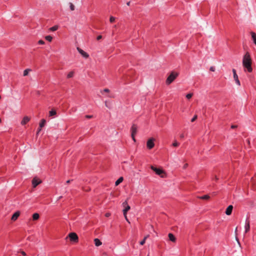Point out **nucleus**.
<instances>
[{
	"instance_id": "f257e3e1",
	"label": "nucleus",
	"mask_w": 256,
	"mask_h": 256,
	"mask_svg": "<svg viewBox=\"0 0 256 256\" xmlns=\"http://www.w3.org/2000/svg\"><path fill=\"white\" fill-rule=\"evenodd\" d=\"M252 60L251 59L250 54L246 52L243 56L242 58V66L248 72H252Z\"/></svg>"
},
{
	"instance_id": "f03ea898",
	"label": "nucleus",
	"mask_w": 256,
	"mask_h": 256,
	"mask_svg": "<svg viewBox=\"0 0 256 256\" xmlns=\"http://www.w3.org/2000/svg\"><path fill=\"white\" fill-rule=\"evenodd\" d=\"M150 168L154 170L156 174L160 176L162 178H164L165 176L163 175V174H166L162 169L156 168L153 166H150Z\"/></svg>"
},
{
	"instance_id": "7ed1b4c3",
	"label": "nucleus",
	"mask_w": 256,
	"mask_h": 256,
	"mask_svg": "<svg viewBox=\"0 0 256 256\" xmlns=\"http://www.w3.org/2000/svg\"><path fill=\"white\" fill-rule=\"evenodd\" d=\"M131 130V136L134 142H136L135 136L138 132V126L136 124H133L130 128Z\"/></svg>"
},
{
	"instance_id": "20e7f679",
	"label": "nucleus",
	"mask_w": 256,
	"mask_h": 256,
	"mask_svg": "<svg viewBox=\"0 0 256 256\" xmlns=\"http://www.w3.org/2000/svg\"><path fill=\"white\" fill-rule=\"evenodd\" d=\"M68 237L71 242H77L78 241V237L75 232H70L68 234Z\"/></svg>"
},
{
	"instance_id": "39448f33",
	"label": "nucleus",
	"mask_w": 256,
	"mask_h": 256,
	"mask_svg": "<svg viewBox=\"0 0 256 256\" xmlns=\"http://www.w3.org/2000/svg\"><path fill=\"white\" fill-rule=\"evenodd\" d=\"M178 76V73L176 72H172L168 76L166 80H174Z\"/></svg>"
},
{
	"instance_id": "423d86ee",
	"label": "nucleus",
	"mask_w": 256,
	"mask_h": 256,
	"mask_svg": "<svg viewBox=\"0 0 256 256\" xmlns=\"http://www.w3.org/2000/svg\"><path fill=\"white\" fill-rule=\"evenodd\" d=\"M154 140L153 138L149 139L146 142L147 148L149 150L152 149L154 146Z\"/></svg>"
},
{
	"instance_id": "0eeeda50",
	"label": "nucleus",
	"mask_w": 256,
	"mask_h": 256,
	"mask_svg": "<svg viewBox=\"0 0 256 256\" xmlns=\"http://www.w3.org/2000/svg\"><path fill=\"white\" fill-rule=\"evenodd\" d=\"M122 205L124 206L125 207V208L123 210V214H124V217H126V214H127V212H128V211L130 210V206H129L128 204V202L126 200L123 202Z\"/></svg>"
},
{
	"instance_id": "6e6552de",
	"label": "nucleus",
	"mask_w": 256,
	"mask_h": 256,
	"mask_svg": "<svg viewBox=\"0 0 256 256\" xmlns=\"http://www.w3.org/2000/svg\"><path fill=\"white\" fill-rule=\"evenodd\" d=\"M42 182V180L36 178H34L32 180V185L33 188H36Z\"/></svg>"
},
{
	"instance_id": "1a4fd4ad",
	"label": "nucleus",
	"mask_w": 256,
	"mask_h": 256,
	"mask_svg": "<svg viewBox=\"0 0 256 256\" xmlns=\"http://www.w3.org/2000/svg\"><path fill=\"white\" fill-rule=\"evenodd\" d=\"M77 50H78V52H80V54L83 56L84 57V58H88L89 56V55L88 54H87L86 52H85L84 51L82 50L81 48H80L78 47L77 48Z\"/></svg>"
},
{
	"instance_id": "9d476101",
	"label": "nucleus",
	"mask_w": 256,
	"mask_h": 256,
	"mask_svg": "<svg viewBox=\"0 0 256 256\" xmlns=\"http://www.w3.org/2000/svg\"><path fill=\"white\" fill-rule=\"evenodd\" d=\"M233 210V206L232 205H230L228 206L225 212V213L226 215L230 216L232 214V211Z\"/></svg>"
},
{
	"instance_id": "9b49d317",
	"label": "nucleus",
	"mask_w": 256,
	"mask_h": 256,
	"mask_svg": "<svg viewBox=\"0 0 256 256\" xmlns=\"http://www.w3.org/2000/svg\"><path fill=\"white\" fill-rule=\"evenodd\" d=\"M250 229V222L248 218H246V224H245V232H248Z\"/></svg>"
},
{
	"instance_id": "f8f14e48",
	"label": "nucleus",
	"mask_w": 256,
	"mask_h": 256,
	"mask_svg": "<svg viewBox=\"0 0 256 256\" xmlns=\"http://www.w3.org/2000/svg\"><path fill=\"white\" fill-rule=\"evenodd\" d=\"M30 120V118L28 116H25L24 117L22 120L20 124L24 126Z\"/></svg>"
},
{
	"instance_id": "ddd939ff",
	"label": "nucleus",
	"mask_w": 256,
	"mask_h": 256,
	"mask_svg": "<svg viewBox=\"0 0 256 256\" xmlns=\"http://www.w3.org/2000/svg\"><path fill=\"white\" fill-rule=\"evenodd\" d=\"M20 212L18 211L14 212L12 216V220L13 221H15L16 220L18 217L20 216Z\"/></svg>"
},
{
	"instance_id": "4468645a",
	"label": "nucleus",
	"mask_w": 256,
	"mask_h": 256,
	"mask_svg": "<svg viewBox=\"0 0 256 256\" xmlns=\"http://www.w3.org/2000/svg\"><path fill=\"white\" fill-rule=\"evenodd\" d=\"M168 236L169 240L170 241H172V242H175L176 241V238L172 234V233L168 234Z\"/></svg>"
},
{
	"instance_id": "2eb2a0df",
	"label": "nucleus",
	"mask_w": 256,
	"mask_h": 256,
	"mask_svg": "<svg viewBox=\"0 0 256 256\" xmlns=\"http://www.w3.org/2000/svg\"><path fill=\"white\" fill-rule=\"evenodd\" d=\"M94 242L96 246H98L102 244V242H100V240L97 238L94 239Z\"/></svg>"
},
{
	"instance_id": "dca6fc26",
	"label": "nucleus",
	"mask_w": 256,
	"mask_h": 256,
	"mask_svg": "<svg viewBox=\"0 0 256 256\" xmlns=\"http://www.w3.org/2000/svg\"><path fill=\"white\" fill-rule=\"evenodd\" d=\"M46 123V120L45 119L43 118V119L41 120L40 122V124H39V127H40V128H43L45 126Z\"/></svg>"
},
{
	"instance_id": "f3484780",
	"label": "nucleus",
	"mask_w": 256,
	"mask_h": 256,
	"mask_svg": "<svg viewBox=\"0 0 256 256\" xmlns=\"http://www.w3.org/2000/svg\"><path fill=\"white\" fill-rule=\"evenodd\" d=\"M252 38L254 42L256 45V34L255 32H250Z\"/></svg>"
},
{
	"instance_id": "a211bd4d",
	"label": "nucleus",
	"mask_w": 256,
	"mask_h": 256,
	"mask_svg": "<svg viewBox=\"0 0 256 256\" xmlns=\"http://www.w3.org/2000/svg\"><path fill=\"white\" fill-rule=\"evenodd\" d=\"M40 218V215L38 213H34L32 214V219L34 220H36Z\"/></svg>"
},
{
	"instance_id": "6ab92c4d",
	"label": "nucleus",
	"mask_w": 256,
	"mask_h": 256,
	"mask_svg": "<svg viewBox=\"0 0 256 256\" xmlns=\"http://www.w3.org/2000/svg\"><path fill=\"white\" fill-rule=\"evenodd\" d=\"M198 198L201 200H208L210 198V196L206 194V195H204L202 196H200V197H198Z\"/></svg>"
},
{
	"instance_id": "aec40b11",
	"label": "nucleus",
	"mask_w": 256,
	"mask_h": 256,
	"mask_svg": "<svg viewBox=\"0 0 256 256\" xmlns=\"http://www.w3.org/2000/svg\"><path fill=\"white\" fill-rule=\"evenodd\" d=\"M32 70L30 68H27L26 70H25L24 71V73H23V76H28V73L30 72H32Z\"/></svg>"
},
{
	"instance_id": "412c9836",
	"label": "nucleus",
	"mask_w": 256,
	"mask_h": 256,
	"mask_svg": "<svg viewBox=\"0 0 256 256\" xmlns=\"http://www.w3.org/2000/svg\"><path fill=\"white\" fill-rule=\"evenodd\" d=\"M124 178L122 177H120L115 182V185L116 186H118L120 183H121L122 180H123Z\"/></svg>"
},
{
	"instance_id": "4be33fe9",
	"label": "nucleus",
	"mask_w": 256,
	"mask_h": 256,
	"mask_svg": "<svg viewBox=\"0 0 256 256\" xmlns=\"http://www.w3.org/2000/svg\"><path fill=\"white\" fill-rule=\"evenodd\" d=\"M74 72L72 71L70 72L67 75L66 78H72L74 76Z\"/></svg>"
},
{
	"instance_id": "5701e85b",
	"label": "nucleus",
	"mask_w": 256,
	"mask_h": 256,
	"mask_svg": "<svg viewBox=\"0 0 256 256\" xmlns=\"http://www.w3.org/2000/svg\"><path fill=\"white\" fill-rule=\"evenodd\" d=\"M232 72H233V74H234V80H238V76L236 73V70H234V69H233L232 70Z\"/></svg>"
},
{
	"instance_id": "b1692460",
	"label": "nucleus",
	"mask_w": 256,
	"mask_h": 256,
	"mask_svg": "<svg viewBox=\"0 0 256 256\" xmlns=\"http://www.w3.org/2000/svg\"><path fill=\"white\" fill-rule=\"evenodd\" d=\"M56 111L54 110H51L49 112V116H54L56 115Z\"/></svg>"
},
{
	"instance_id": "393cba45",
	"label": "nucleus",
	"mask_w": 256,
	"mask_h": 256,
	"mask_svg": "<svg viewBox=\"0 0 256 256\" xmlns=\"http://www.w3.org/2000/svg\"><path fill=\"white\" fill-rule=\"evenodd\" d=\"M149 236V235H147L146 236H145L144 238V239L140 242V245H144L146 242V240L147 239V238Z\"/></svg>"
},
{
	"instance_id": "a878e982",
	"label": "nucleus",
	"mask_w": 256,
	"mask_h": 256,
	"mask_svg": "<svg viewBox=\"0 0 256 256\" xmlns=\"http://www.w3.org/2000/svg\"><path fill=\"white\" fill-rule=\"evenodd\" d=\"M58 28V26H54L50 28V30L52 32L56 30Z\"/></svg>"
},
{
	"instance_id": "bb28decb",
	"label": "nucleus",
	"mask_w": 256,
	"mask_h": 256,
	"mask_svg": "<svg viewBox=\"0 0 256 256\" xmlns=\"http://www.w3.org/2000/svg\"><path fill=\"white\" fill-rule=\"evenodd\" d=\"M69 5L70 10L72 11L74 10L75 9V6L72 2H70Z\"/></svg>"
},
{
	"instance_id": "cd10ccee",
	"label": "nucleus",
	"mask_w": 256,
	"mask_h": 256,
	"mask_svg": "<svg viewBox=\"0 0 256 256\" xmlns=\"http://www.w3.org/2000/svg\"><path fill=\"white\" fill-rule=\"evenodd\" d=\"M45 38L46 40H48V42H51L52 40V38L50 36H47L45 37Z\"/></svg>"
},
{
	"instance_id": "c85d7f7f",
	"label": "nucleus",
	"mask_w": 256,
	"mask_h": 256,
	"mask_svg": "<svg viewBox=\"0 0 256 256\" xmlns=\"http://www.w3.org/2000/svg\"><path fill=\"white\" fill-rule=\"evenodd\" d=\"M192 94L190 93L186 95V98L188 99H190L192 97Z\"/></svg>"
},
{
	"instance_id": "c756f323",
	"label": "nucleus",
	"mask_w": 256,
	"mask_h": 256,
	"mask_svg": "<svg viewBox=\"0 0 256 256\" xmlns=\"http://www.w3.org/2000/svg\"><path fill=\"white\" fill-rule=\"evenodd\" d=\"M180 145V143H178V142H177L176 141H175L174 142H173L172 144V146L174 147H176V146H178Z\"/></svg>"
},
{
	"instance_id": "7c9ffc66",
	"label": "nucleus",
	"mask_w": 256,
	"mask_h": 256,
	"mask_svg": "<svg viewBox=\"0 0 256 256\" xmlns=\"http://www.w3.org/2000/svg\"><path fill=\"white\" fill-rule=\"evenodd\" d=\"M115 19H116V18H114V16H111L110 17V22H114Z\"/></svg>"
},
{
	"instance_id": "2f4dec72",
	"label": "nucleus",
	"mask_w": 256,
	"mask_h": 256,
	"mask_svg": "<svg viewBox=\"0 0 256 256\" xmlns=\"http://www.w3.org/2000/svg\"><path fill=\"white\" fill-rule=\"evenodd\" d=\"M198 118L197 115H194L192 118L191 120V122H194Z\"/></svg>"
},
{
	"instance_id": "473e14b6",
	"label": "nucleus",
	"mask_w": 256,
	"mask_h": 256,
	"mask_svg": "<svg viewBox=\"0 0 256 256\" xmlns=\"http://www.w3.org/2000/svg\"><path fill=\"white\" fill-rule=\"evenodd\" d=\"M210 70L212 72H214L215 71V67L214 66H211L210 68Z\"/></svg>"
},
{
	"instance_id": "72a5a7b5",
	"label": "nucleus",
	"mask_w": 256,
	"mask_h": 256,
	"mask_svg": "<svg viewBox=\"0 0 256 256\" xmlns=\"http://www.w3.org/2000/svg\"><path fill=\"white\" fill-rule=\"evenodd\" d=\"M38 43L40 44H44V42L42 40H40Z\"/></svg>"
},
{
	"instance_id": "f704fd0d",
	"label": "nucleus",
	"mask_w": 256,
	"mask_h": 256,
	"mask_svg": "<svg viewBox=\"0 0 256 256\" xmlns=\"http://www.w3.org/2000/svg\"><path fill=\"white\" fill-rule=\"evenodd\" d=\"M238 126V125H234V124H232V125L231 126V128H232V129H234V128H237Z\"/></svg>"
},
{
	"instance_id": "c9c22d12",
	"label": "nucleus",
	"mask_w": 256,
	"mask_h": 256,
	"mask_svg": "<svg viewBox=\"0 0 256 256\" xmlns=\"http://www.w3.org/2000/svg\"><path fill=\"white\" fill-rule=\"evenodd\" d=\"M102 38V36H100V35L98 36L97 38H96V40H101Z\"/></svg>"
},
{
	"instance_id": "e433bc0d",
	"label": "nucleus",
	"mask_w": 256,
	"mask_h": 256,
	"mask_svg": "<svg viewBox=\"0 0 256 256\" xmlns=\"http://www.w3.org/2000/svg\"><path fill=\"white\" fill-rule=\"evenodd\" d=\"M173 81H166V84L167 86L170 85Z\"/></svg>"
},
{
	"instance_id": "4c0bfd02",
	"label": "nucleus",
	"mask_w": 256,
	"mask_h": 256,
	"mask_svg": "<svg viewBox=\"0 0 256 256\" xmlns=\"http://www.w3.org/2000/svg\"><path fill=\"white\" fill-rule=\"evenodd\" d=\"M86 118H92V116H91V115H86Z\"/></svg>"
},
{
	"instance_id": "58836bf2",
	"label": "nucleus",
	"mask_w": 256,
	"mask_h": 256,
	"mask_svg": "<svg viewBox=\"0 0 256 256\" xmlns=\"http://www.w3.org/2000/svg\"><path fill=\"white\" fill-rule=\"evenodd\" d=\"M103 91H104V92H110V90H109V89H108V88H104V89L103 90Z\"/></svg>"
},
{
	"instance_id": "ea45409f",
	"label": "nucleus",
	"mask_w": 256,
	"mask_h": 256,
	"mask_svg": "<svg viewBox=\"0 0 256 256\" xmlns=\"http://www.w3.org/2000/svg\"><path fill=\"white\" fill-rule=\"evenodd\" d=\"M42 130V128H40V127H39L38 129V130H37V132H36V134H38L41 130Z\"/></svg>"
},
{
	"instance_id": "a19ab883",
	"label": "nucleus",
	"mask_w": 256,
	"mask_h": 256,
	"mask_svg": "<svg viewBox=\"0 0 256 256\" xmlns=\"http://www.w3.org/2000/svg\"><path fill=\"white\" fill-rule=\"evenodd\" d=\"M236 84H237L238 86H240V81H236Z\"/></svg>"
},
{
	"instance_id": "79ce46f5",
	"label": "nucleus",
	"mask_w": 256,
	"mask_h": 256,
	"mask_svg": "<svg viewBox=\"0 0 256 256\" xmlns=\"http://www.w3.org/2000/svg\"><path fill=\"white\" fill-rule=\"evenodd\" d=\"M21 254H22L23 256H26V253L24 252V251H22V252H21Z\"/></svg>"
},
{
	"instance_id": "37998d69",
	"label": "nucleus",
	"mask_w": 256,
	"mask_h": 256,
	"mask_svg": "<svg viewBox=\"0 0 256 256\" xmlns=\"http://www.w3.org/2000/svg\"><path fill=\"white\" fill-rule=\"evenodd\" d=\"M188 166V164H186L184 165V168H187Z\"/></svg>"
},
{
	"instance_id": "c03bdc74",
	"label": "nucleus",
	"mask_w": 256,
	"mask_h": 256,
	"mask_svg": "<svg viewBox=\"0 0 256 256\" xmlns=\"http://www.w3.org/2000/svg\"><path fill=\"white\" fill-rule=\"evenodd\" d=\"M214 180H215L216 181H217V180H218V178L217 177V176H214Z\"/></svg>"
},
{
	"instance_id": "a18cd8bd",
	"label": "nucleus",
	"mask_w": 256,
	"mask_h": 256,
	"mask_svg": "<svg viewBox=\"0 0 256 256\" xmlns=\"http://www.w3.org/2000/svg\"><path fill=\"white\" fill-rule=\"evenodd\" d=\"M110 216V214H109V213H106V217H108V216Z\"/></svg>"
},
{
	"instance_id": "49530a36",
	"label": "nucleus",
	"mask_w": 256,
	"mask_h": 256,
	"mask_svg": "<svg viewBox=\"0 0 256 256\" xmlns=\"http://www.w3.org/2000/svg\"><path fill=\"white\" fill-rule=\"evenodd\" d=\"M103 256H108V255H107L106 253L104 252V253H103Z\"/></svg>"
},
{
	"instance_id": "de8ad7c7",
	"label": "nucleus",
	"mask_w": 256,
	"mask_h": 256,
	"mask_svg": "<svg viewBox=\"0 0 256 256\" xmlns=\"http://www.w3.org/2000/svg\"><path fill=\"white\" fill-rule=\"evenodd\" d=\"M70 180H68L66 182V184H69V183H70Z\"/></svg>"
},
{
	"instance_id": "09e8293b",
	"label": "nucleus",
	"mask_w": 256,
	"mask_h": 256,
	"mask_svg": "<svg viewBox=\"0 0 256 256\" xmlns=\"http://www.w3.org/2000/svg\"><path fill=\"white\" fill-rule=\"evenodd\" d=\"M130 2H128L126 3V4H127L128 6H129L130 5Z\"/></svg>"
},
{
	"instance_id": "8fccbe9b",
	"label": "nucleus",
	"mask_w": 256,
	"mask_h": 256,
	"mask_svg": "<svg viewBox=\"0 0 256 256\" xmlns=\"http://www.w3.org/2000/svg\"><path fill=\"white\" fill-rule=\"evenodd\" d=\"M180 137L181 138H183L184 137V134H182L180 135Z\"/></svg>"
},
{
	"instance_id": "3c124183",
	"label": "nucleus",
	"mask_w": 256,
	"mask_h": 256,
	"mask_svg": "<svg viewBox=\"0 0 256 256\" xmlns=\"http://www.w3.org/2000/svg\"><path fill=\"white\" fill-rule=\"evenodd\" d=\"M246 141L248 142V144H250V140H247Z\"/></svg>"
},
{
	"instance_id": "603ef678",
	"label": "nucleus",
	"mask_w": 256,
	"mask_h": 256,
	"mask_svg": "<svg viewBox=\"0 0 256 256\" xmlns=\"http://www.w3.org/2000/svg\"><path fill=\"white\" fill-rule=\"evenodd\" d=\"M125 218L126 219V220L128 222V218H127V216H126V217H125Z\"/></svg>"
},
{
	"instance_id": "864d4df0",
	"label": "nucleus",
	"mask_w": 256,
	"mask_h": 256,
	"mask_svg": "<svg viewBox=\"0 0 256 256\" xmlns=\"http://www.w3.org/2000/svg\"><path fill=\"white\" fill-rule=\"evenodd\" d=\"M2 122V120H1V118H0V122Z\"/></svg>"
}]
</instances>
